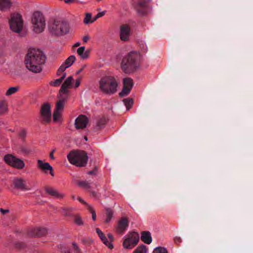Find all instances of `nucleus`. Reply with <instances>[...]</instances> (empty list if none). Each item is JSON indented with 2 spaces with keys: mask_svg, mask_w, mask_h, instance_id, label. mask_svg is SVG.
<instances>
[{
  "mask_svg": "<svg viewBox=\"0 0 253 253\" xmlns=\"http://www.w3.org/2000/svg\"><path fill=\"white\" fill-rule=\"evenodd\" d=\"M45 59V55L41 50L35 48L30 49L25 60L26 67L32 72L40 73L42 71V66L44 63Z\"/></svg>",
  "mask_w": 253,
  "mask_h": 253,
  "instance_id": "1",
  "label": "nucleus"
},
{
  "mask_svg": "<svg viewBox=\"0 0 253 253\" xmlns=\"http://www.w3.org/2000/svg\"><path fill=\"white\" fill-rule=\"evenodd\" d=\"M141 60V56L138 52L130 51L123 58L121 69L126 73H132L139 68Z\"/></svg>",
  "mask_w": 253,
  "mask_h": 253,
  "instance_id": "2",
  "label": "nucleus"
},
{
  "mask_svg": "<svg viewBox=\"0 0 253 253\" xmlns=\"http://www.w3.org/2000/svg\"><path fill=\"white\" fill-rule=\"evenodd\" d=\"M9 28L11 31L17 34L20 37H24L27 31L24 26V20L22 15L17 13L11 14L8 20Z\"/></svg>",
  "mask_w": 253,
  "mask_h": 253,
  "instance_id": "3",
  "label": "nucleus"
},
{
  "mask_svg": "<svg viewBox=\"0 0 253 253\" xmlns=\"http://www.w3.org/2000/svg\"><path fill=\"white\" fill-rule=\"evenodd\" d=\"M50 33L55 36H62L69 31V24L61 19H54L49 22L48 26Z\"/></svg>",
  "mask_w": 253,
  "mask_h": 253,
  "instance_id": "4",
  "label": "nucleus"
},
{
  "mask_svg": "<svg viewBox=\"0 0 253 253\" xmlns=\"http://www.w3.org/2000/svg\"><path fill=\"white\" fill-rule=\"evenodd\" d=\"M118 82L112 76H106L99 81V88L104 93L112 94L117 91Z\"/></svg>",
  "mask_w": 253,
  "mask_h": 253,
  "instance_id": "5",
  "label": "nucleus"
},
{
  "mask_svg": "<svg viewBox=\"0 0 253 253\" xmlns=\"http://www.w3.org/2000/svg\"><path fill=\"white\" fill-rule=\"evenodd\" d=\"M69 162L77 167L85 166L88 160L86 153L84 151H72L67 155Z\"/></svg>",
  "mask_w": 253,
  "mask_h": 253,
  "instance_id": "6",
  "label": "nucleus"
},
{
  "mask_svg": "<svg viewBox=\"0 0 253 253\" xmlns=\"http://www.w3.org/2000/svg\"><path fill=\"white\" fill-rule=\"evenodd\" d=\"M31 22L33 31L36 33H42L45 26V18L42 13L39 11L34 12L32 16Z\"/></svg>",
  "mask_w": 253,
  "mask_h": 253,
  "instance_id": "7",
  "label": "nucleus"
},
{
  "mask_svg": "<svg viewBox=\"0 0 253 253\" xmlns=\"http://www.w3.org/2000/svg\"><path fill=\"white\" fill-rule=\"evenodd\" d=\"M139 240V234L135 232L128 233L123 238V246L126 249H132Z\"/></svg>",
  "mask_w": 253,
  "mask_h": 253,
  "instance_id": "8",
  "label": "nucleus"
},
{
  "mask_svg": "<svg viewBox=\"0 0 253 253\" xmlns=\"http://www.w3.org/2000/svg\"><path fill=\"white\" fill-rule=\"evenodd\" d=\"M40 120L42 124H48L51 120V105L48 103H43L41 107Z\"/></svg>",
  "mask_w": 253,
  "mask_h": 253,
  "instance_id": "9",
  "label": "nucleus"
},
{
  "mask_svg": "<svg viewBox=\"0 0 253 253\" xmlns=\"http://www.w3.org/2000/svg\"><path fill=\"white\" fill-rule=\"evenodd\" d=\"M124 86L122 90L120 92L119 95L121 97H123L128 95L133 85V82L130 78H125L123 81Z\"/></svg>",
  "mask_w": 253,
  "mask_h": 253,
  "instance_id": "10",
  "label": "nucleus"
},
{
  "mask_svg": "<svg viewBox=\"0 0 253 253\" xmlns=\"http://www.w3.org/2000/svg\"><path fill=\"white\" fill-rule=\"evenodd\" d=\"M76 60V57L74 55L70 56L65 62L60 66L57 70V74L58 76L61 75L63 73H64L65 70L72 66L73 63Z\"/></svg>",
  "mask_w": 253,
  "mask_h": 253,
  "instance_id": "11",
  "label": "nucleus"
},
{
  "mask_svg": "<svg viewBox=\"0 0 253 253\" xmlns=\"http://www.w3.org/2000/svg\"><path fill=\"white\" fill-rule=\"evenodd\" d=\"M13 185L15 188L22 191H29L30 188L27 186L25 179L21 178H15L13 181Z\"/></svg>",
  "mask_w": 253,
  "mask_h": 253,
  "instance_id": "12",
  "label": "nucleus"
},
{
  "mask_svg": "<svg viewBox=\"0 0 253 253\" xmlns=\"http://www.w3.org/2000/svg\"><path fill=\"white\" fill-rule=\"evenodd\" d=\"M48 230L46 228L38 227L31 229L29 234L32 236L41 237L46 236Z\"/></svg>",
  "mask_w": 253,
  "mask_h": 253,
  "instance_id": "13",
  "label": "nucleus"
},
{
  "mask_svg": "<svg viewBox=\"0 0 253 253\" xmlns=\"http://www.w3.org/2000/svg\"><path fill=\"white\" fill-rule=\"evenodd\" d=\"M88 122V118L85 116L81 115L75 120V127L77 129H83L86 127Z\"/></svg>",
  "mask_w": 253,
  "mask_h": 253,
  "instance_id": "14",
  "label": "nucleus"
},
{
  "mask_svg": "<svg viewBox=\"0 0 253 253\" xmlns=\"http://www.w3.org/2000/svg\"><path fill=\"white\" fill-rule=\"evenodd\" d=\"M128 222L127 218L123 217L118 222V225L116 227V232L120 234H123L128 227Z\"/></svg>",
  "mask_w": 253,
  "mask_h": 253,
  "instance_id": "15",
  "label": "nucleus"
},
{
  "mask_svg": "<svg viewBox=\"0 0 253 253\" xmlns=\"http://www.w3.org/2000/svg\"><path fill=\"white\" fill-rule=\"evenodd\" d=\"M38 168L42 171L46 173L47 170L49 171L51 176H54V171L52 167L48 163L43 162L42 160H38L37 161Z\"/></svg>",
  "mask_w": 253,
  "mask_h": 253,
  "instance_id": "16",
  "label": "nucleus"
},
{
  "mask_svg": "<svg viewBox=\"0 0 253 253\" xmlns=\"http://www.w3.org/2000/svg\"><path fill=\"white\" fill-rule=\"evenodd\" d=\"M73 82V78L72 76H70L64 81L62 84L59 93L67 94L68 92V89L72 87V83Z\"/></svg>",
  "mask_w": 253,
  "mask_h": 253,
  "instance_id": "17",
  "label": "nucleus"
},
{
  "mask_svg": "<svg viewBox=\"0 0 253 253\" xmlns=\"http://www.w3.org/2000/svg\"><path fill=\"white\" fill-rule=\"evenodd\" d=\"M130 28L127 25H123L120 27V39L123 41L129 40Z\"/></svg>",
  "mask_w": 253,
  "mask_h": 253,
  "instance_id": "18",
  "label": "nucleus"
},
{
  "mask_svg": "<svg viewBox=\"0 0 253 253\" xmlns=\"http://www.w3.org/2000/svg\"><path fill=\"white\" fill-rule=\"evenodd\" d=\"M45 191L48 195L57 199H61L65 197L64 194L59 192L58 190L51 187H46Z\"/></svg>",
  "mask_w": 253,
  "mask_h": 253,
  "instance_id": "19",
  "label": "nucleus"
},
{
  "mask_svg": "<svg viewBox=\"0 0 253 253\" xmlns=\"http://www.w3.org/2000/svg\"><path fill=\"white\" fill-rule=\"evenodd\" d=\"M96 232L98 235L99 236L100 239H101V241L110 249L112 250L113 249L114 246L112 243L109 242L106 238V237L105 236V235L103 234V233L102 232V231L99 229L96 228Z\"/></svg>",
  "mask_w": 253,
  "mask_h": 253,
  "instance_id": "20",
  "label": "nucleus"
},
{
  "mask_svg": "<svg viewBox=\"0 0 253 253\" xmlns=\"http://www.w3.org/2000/svg\"><path fill=\"white\" fill-rule=\"evenodd\" d=\"M78 184L79 186L88 190L91 196L94 197H97V193L95 191L91 190V186L90 183L86 181H80L78 182Z\"/></svg>",
  "mask_w": 253,
  "mask_h": 253,
  "instance_id": "21",
  "label": "nucleus"
},
{
  "mask_svg": "<svg viewBox=\"0 0 253 253\" xmlns=\"http://www.w3.org/2000/svg\"><path fill=\"white\" fill-rule=\"evenodd\" d=\"M85 47L82 46L77 49V53L81 58L83 59H87L89 57V50H85Z\"/></svg>",
  "mask_w": 253,
  "mask_h": 253,
  "instance_id": "22",
  "label": "nucleus"
},
{
  "mask_svg": "<svg viewBox=\"0 0 253 253\" xmlns=\"http://www.w3.org/2000/svg\"><path fill=\"white\" fill-rule=\"evenodd\" d=\"M25 166V164L24 161L16 157L14 162L11 167L18 169H23Z\"/></svg>",
  "mask_w": 253,
  "mask_h": 253,
  "instance_id": "23",
  "label": "nucleus"
},
{
  "mask_svg": "<svg viewBox=\"0 0 253 253\" xmlns=\"http://www.w3.org/2000/svg\"><path fill=\"white\" fill-rule=\"evenodd\" d=\"M141 239L143 242L147 244H149L152 242L151 234L149 232H143Z\"/></svg>",
  "mask_w": 253,
  "mask_h": 253,
  "instance_id": "24",
  "label": "nucleus"
},
{
  "mask_svg": "<svg viewBox=\"0 0 253 253\" xmlns=\"http://www.w3.org/2000/svg\"><path fill=\"white\" fill-rule=\"evenodd\" d=\"M95 21L94 17H92V14L89 12L85 13V16L83 22L85 25H88L92 24Z\"/></svg>",
  "mask_w": 253,
  "mask_h": 253,
  "instance_id": "25",
  "label": "nucleus"
},
{
  "mask_svg": "<svg viewBox=\"0 0 253 253\" xmlns=\"http://www.w3.org/2000/svg\"><path fill=\"white\" fill-rule=\"evenodd\" d=\"M16 157L12 154H6L3 157V160L8 165L12 166L14 162Z\"/></svg>",
  "mask_w": 253,
  "mask_h": 253,
  "instance_id": "26",
  "label": "nucleus"
},
{
  "mask_svg": "<svg viewBox=\"0 0 253 253\" xmlns=\"http://www.w3.org/2000/svg\"><path fill=\"white\" fill-rule=\"evenodd\" d=\"M62 74H63L60 78L51 81L49 83L50 85L53 86H57L60 85L66 76V73H63Z\"/></svg>",
  "mask_w": 253,
  "mask_h": 253,
  "instance_id": "27",
  "label": "nucleus"
},
{
  "mask_svg": "<svg viewBox=\"0 0 253 253\" xmlns=\"http://www.w3.org/2000/svg\"><path fill=\"white\" fill-rule=\"evenodd\" d=\"M11 3L10 0H0V10H4L11 6Z\"/></svg>",
  "mask_w": 253,
  "mask_h": 253,
  "instance_id": "28",
  "label": "nucleus"
},
{
  "mask_svg": "<svg viewBox=\"0 0 253 253\" xmlns=\"http://www.w3.org/2000/svg\"><path fill=\"white\" fill-rule=\"evenodd\" d=\"M65 105V100L64 99H61L59 100L56 104V108L55 111L63 112Z\"/></svg>",
  "mask_w": 253,
  "mask_h": 253,
  "instance_id": "29",
  "label": "nucleus"
},
{
  "mask_svg": "<svg viewBox=\"0 0 253 253\" xmlns=\"http://www.w3.org/2000/svg\"><path fill=\"white\" fill-rule=\"evenodd\" d=\"M62 112L54 111L53 114V121L56 123H59L62 121Z\"/></svg>",
  "mask_w": 253,
  "mask_h": 253,
  "instance_id": "30",
  "label": "nucleus"
},
{
  "mask_svg": "<svg viewBox=\"0 0 253 253\" xmlns=\"http://www.w3.org/2000/svg\"><path fill=\"white\" fill-rule=\"evenodd\" d=\"M19 89V87H18V86L11 87L7 90L5 94L6 96L11 95L15 93L16 92H17L18 91Z\"/></svg>",
  "mask_w": 253,
  "mask_h": 253,
  "instance_id": "31",
  "label": "nucleus"
},
{
  "mask_svg": "<svg viewBox=\"0 0 253 253\" xmlns=\"http://www.w3.org/2000/svg\"><path fill=\"white\" fill-rule=\"evenodd\" d=\"M106 218L105 219V222L106 223H108L110 221V220H111L112 217H113V211L110 209H106Z\"/></svg>",
  "mask_w": 253,
  "mask_h": 253,
  "instance_id": "32",
  "label": "nucleus"
},
{
  "mask_svg": "<svg viewBox=\"0 0 253 253\" xmlns=\"http://www.w3.org/2000/svg\"><path fill=\"white\" fill-rule=\"evenodd\" d=\"M147 249L146 247L143 245L138 246L133 252V253H146Z\"/></svg>",
  "mask_w": 253,
  "mask_h": 253,
  "instance_id": "33",
  "label": "nucleus"
},
{
  "mask_svg": "<svg viewBox=\"0 0 253 253\" xmlns=\"http://www.w3.org/2000/svg\"><path fill=\"white\" fill-rule=\"evenodd\" d=\"M7 105L5 101H0V114H2L6 112Z\"/></svg>",
  "mask_w": 253,
  "mask_h": 253,
  "instance_id": "34",
  "label": "nucleus"
},
{
  "mask_svg": "<svg viewBox=\"0 0 253 253\" xmlns=\"http://www.w3.org/2000/svg\"><path fill=\"white\" fill-rule=\"evenodd\" d=\"M123 101L127 110H129L133 104V101L132 99L130 98L125 99L123 100Z\"/></svg>",
  "mask_w": 253,
  "mask_h": 253,
  "instance_id": "35",
  "label": "nucleus"
},
{
  "mask_svg": "<svg viewBox=\"0 0 253 253\" xmlns=\"http://www.w3.org/2000/svg\"><path fill=\"white\" fill-rule=\"evenodd\" d=\"M74 222L79 226H81L84 224V221L82 217L79 215H76L74 216Z\"/></svg>",
  "mask_w": 253,
  "mask_h": 253,
  "instance_id": "36",
  "label": "nucleus"
},
{
  "mask_svg": "<svg viewBox=\"0 0 253 253\" xmlns=\"http://www.w3.org/2000/svg\"><path fill=\"white\" fill-rule=\"evenodd\" d=\"M153 253H167V251L164 248L157 247L154 250Z\"/></svg>",
  "mask_w": 253,
  "mask_h": 253,
  "instance_id": "37",
  "label": "nucleus"
},
{
  "mask_svg": "<svg viewBox=\"0 0 253 253\" xmlns=\"http://www.w3.org/2000/svg\"><path fill=\"white\" fill-rule=\"evenodd\" d=\"M106 123V121L105 119H101L98 120L97 122V126L99 128L102 127Z\"/></svg>",
  "mask_w": 253,
  "mask_h": 253,
  "instance_id": "38",
  "label": "nucleus"
},
{
  "mask_svg": "<svg viewBox=\"0 0 253 253\" xmlns=\"http://www.w3.org/2000/svg\"><path fill=\"white\" fill-rule=\"evenodd\" d=\"M88 210L91 212L92 214V219L94 221L96 220V213L95 211L93 210L91 206H88Z\"/></svg>",
  "mask_w": 253,
  "mask_h": 253,
  "instance_id": "39",
  "label": "nucleus"
},
{
  "mask_svg": "<svg viewBox=\"0 0 253 253\" xmlns=\"http://www.w3.org/2000/svg\"><path fill=\"white\" fill-rule=\"evenodd\" d=\"M106 13L105 11H103L100 12L98 13L94 17V19L96 21L98 18L102 17L105 15Z\"/></svg>",
  "mask_w": 253,
  "mask_h": 253,
  "instance_id": "40",
  "label": "nucleus"
},
{
  "mask_svg": "<svg viewBox=\"0 0 253 253\" xmlns=\"http://www.w3.org/2000/svg\"><path fill=\"white\" fill-rule=\"evenodd\" d=\"M81 80H82V79L81 78H79L76 80L75 84L74 85V87L75 88L78 87L80 86L81 82Z\"/></svg>",
  "mask_w": 253,
  "mask_h": 253,
  "instance_id": "41",
  "label": "nucleus"
},
{
  "mask_svg": "<svg viewBox=\"0 0 253 253\" xmlns=\"http://www.w3.org/2000/svg\"><path fill=\"white\" fill-rule=\"evenodd\" d=\"M78 200H79V201L80 202H81L83 204H84V205H86L87 208V209L88 208V206H90V205H88L87 203H86L82 198H81V197H79L78 198Z\"/></svg>",
  "mask_w": 253,
  "mask_h": 253,
  "instance_id": "42",
  "label": "nucleus"
},
{
  "mask_svg": "<svg viewBox=\"0 0 253 253\" xmlns=\"http://www.w3.org/2000/svg\"><path fill=\"white\" fill-rule=\"evenodd\" d=\"M0 211L2 214H5L9 212V210L8 209H3L2 208L0 209Z\"/></svg>",
  "mask_w": 253,
  "mask_h": 253,
  "instance_id": "43",
  "label": "nucleus"
},
{
  "mask_svg": "<svg viewBox=\"0 0 253 253\" xmlns=\"http://www.w3.org/2000/svg\"><path fill=\"white\" fill-rule=\"evenodd\" d=\"M107 236H108V237L109 238V240H108V241L112 243L113 241V240H114L113 236L112 234H108L107 235Z\"/></svg>",
  "mask_w": 253,
  "mask_h": 253,
  "instance_id": "44",
  "label": "nucleus"
},
{
  "mask_svg": "<svg viewBox=\"0 0 253 253\" xmlns=\"http://www.w3.org/2000/svg\"><path fill=\"white\" fill-rule=\"evenodd\" d=\"M55 152V149H53L50 153L49 157L52 160H54L55 157L54 156V153Z\"/></svg>",
  "mask_w": 253,
  "mask_h": 253,
  "instance_id": "45",
  "label": "nucleus"
},
{
  "mask_svg": "<svg viewBox=\"0 0 253 253\" xmlns=\"http://www.w3.org/2000/svg\"><path fill=\"white\" fill-rule=\"evenodd\" d=\"M86 67V65H83L82 68L79 70H78V71L77 72V74H79L80 73H81L83 70Z\"/></svg>",
  "mask_w": 253,
  "mask_h": 253,
  "instance_id": "46",
  "label": "nucleus"
},
{
  "mask_svg": "<svg viewBox=\"0 0 253 253\" xmlns=\"http://www.w3.org/2000/svg\"><path fill=\"white\" fill-rule=\"evenodd\" d=\"M89 39V37L86 36L83 37V40L84 42H86L88 41Z\"/></svg>",
  "mask_w": 253,
  "mask_h": 253,
  "instance_id": "47",
  "label": "nucleus"
},
{
  "mask_svg": "<svg viewBox=\"0 0 253 253\" xmlns=\"http://www.w3.org/2000/svg\"><path fill=\"white\" fill-rule=\"evenodd\" d=\"M87 173H88V174H90V175H91V174H94V175H95V174H96V172H95V171H94V170H93V171H88V172H87Z\"/></svg>",
  "mask_w": 253,
  "mask_h": 253,
  "instance_id": "48",
  "label": "nucleus"
},
{
  "mask_svg": "<svg viewBox=\"0 0 253 253\" xmlns=\"http://www.w3.org/2000/svg\"><path fill=\"white\" fill-rule=\"evenodd\" d=\"M74 0H65V2L66 3H69L73 1Z\"/></svg>",
  "mask_w": 253,
  "mask_h": 253,
  "instance_id": "49",
  "label": "nucleus"
},
{
  "mask_svg": "<svg viewBox=\"0 0 253 253\" xmlns=\"http://www.w3.org/2000/svg\"><path fill=\"white\" fill-rule=\"evenodd\" d=\"M139 5L141 6H145V2H144V3H139Z\"/></svg>",
  "mask_w": 253,
  "mask_h": 253,
  "instance_id": "50",
  "label": "nucleus"
},
{
  "mask_svg": "<svg viewBox=\"0 0 253 253\" xmlns=\"http://www.w3.org/2000/svg\"><path fill=\"white\" fill-rule=\"evenodd\" d=\"M80 45V42H77L76 43H75L74 45V46H79V45Z\"/></svg>",
  "mask_w": 253,
  "mask_h": 253,
  "instance_id": "51",
  "label": "nucleus"
},
{
  "mask_svg": "<svg viewBox=\"0 0 253 253\" xmlns=\"http://www.w3.org/2000/svg\"><path fill=\"white\" fill-rule=\"evenodd\" d=\"M177 240H177V242H180V238H178Z\"/></svg>",
  "mask_w": 253,
  "mask_h": 253,
  "instance_id": "52",
  "label": "nucleus"
},
{
  "mask_svg": "<svg viewBox=\"0 0 253 253\" xmlns=\"http://www.w3.org/2000/svg\"><path fill=\"white\" fill-rule=\"evenodd\" d=\"M72 198H73V199H75V196H72Z\"/></svg>",
  "mask_w": 253,
  "mask_h": 253,
  "instance_id": "53",
  "label": "nucleus"
},
{
  "mask_svg": "<svg viewBox=\"0 0 253 253\" xmlns=\"http://www.w3.org/2000/svg\"><path fill=\"white\" fill-rule=\"evenodd\" d=\"M84 138H85V139L86 140H87V137H86V136H85Z\"/></svg>",
  "mask_w": 253,
  "mask_h": 253,
  "instance_id": "54",
  "label": "nucleus"
}]
</instances>
